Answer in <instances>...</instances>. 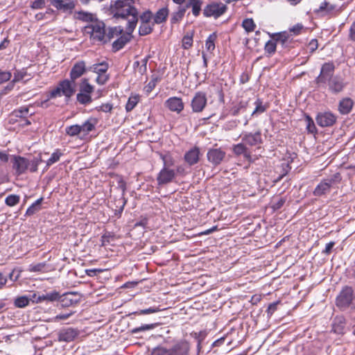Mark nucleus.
I'll return each mask as SVG.
<instances>
[{"label":"nucleus","instance_id":"nucleus-1","mask_svg":"<svg viewBox=\"0 0 355 355\" xmlns=\"http://www.w3.org/2000/svg\"><path fill=\"white\" fill-rule=\"evenodd\" d=\"M134 0L111 1L110 12L113 18L127 21L126 27L135 30L139 20V12L135 7Z\"/></svg>","mask_w":355,"mask_h":355},{"label":"nucleus","instance_id":"nucleus-2","mask_svg":"<svg viewBox=\"0 0 355 355\" xmlns=\"http://www.w3.org/2000/svg\"><path fill=\"white\" fill-rule=\"evenodd\" d=\"M12 167L17 175L24 174L27 171L31 173L37 171L38 166L42 162L41 154L28 159L20 155H11Z\"/></svg>","mask_w":355,"mask_h":355},{"label":"nucleus","instance_id":"nucleus-3","mask_svg":"<svg viewBox=\"0 0 355 355\" xmlns=\"http://www.w3.org/2000/svg\"><path fill=\"white\" fill-rule=\"evenodd\" d=\"M75 85V82H72L71 80L65 79L60 81L58 86L50 92L49 98L41 102L40 106L44 107L49 98H54L57 96H64L67 98H70L76 92Z\"/></svg>","mask_w":355,"mask_h":355},{"label":"nucleus","instance_id":"nucleus-4","mask_svg":"<svg viewBox=\"0 0 355 355\" xmlns=\"http://www.w3.org/2000/svg\"><path fill=\"white\" fill-rule=\"evenodd\" d=\"M189 351V343L186 341H179L168 348L164 346L155 347L150 355H187Z\"/></svg>","mask_w":355,"mask_h":355},{"label":"nucleus","instance_id":"nucleus-5","mask_svg":"<svg viewBox=\"0 0 355 355\" xmlns=\"http://www.w3.org/2000/svg\"><path fill=\"white\" fill-rule=\"evenodd\" d=\"M341 179L340 174L339 173H336L330 177L322 180L313 190V194L315 196L321 197L331 192V187L334 185L340 183Z\"/></svg>","mask_w":355,"mask_h":355},{"label":"nucleus","instance_id":"nucleus-6","mask_svg":"<svg viewBox=\"0 0 355 355\" xmlns=\"http://www.w3.org/2000/svg\"><path fill=\"white\" fill-rule=\"evenodd\" d=\"M161 158L164 162V166L157 176V184L159 186L172 182L176 175L175 171L169 168L170 166L173 164L172 158L170 157L169 160H166V156L162 155Z\"/></svg>","mask_w":355,"mask_h":355},{"label":"nucleus","instance_id":"nucleus-7","mask_svg":"<svg viewBox=\"0 0 355 355\" xmlns=\"http://www.w3.org/2000/svg\"><path fill=\"white\" fill-rule=\"evenodd\" d=\"M354 299V292L352 286H345L336 298V305L342 311L349 308Z\"/></svg>","mask_w":355,"mask_h":355},{"label":"nucleus","instance_id":"nucleus-8","mask_svg":"<svg viewBox=\"0 0 355 355\" xmlns=\"http://www.w3.org/2000/svg\"><path fill=\"white\" fill-rule=\"evenodd\" d=\"M87 33L90 34V37L95 42L103 44L107 43L105 24L102 21L95 20L94 22L85 27Z\"/></svg>","mask_w":355,"mask_h":355},{"label":"nucleus","instance_id":"nucleus-9","mask_svg":"<svg viewBox=\"0 0 355 355\" xmlns=\"http://www.w3.org/2000/svg\"><path fill=\"white\" fill-rule=\"evenodd\" d=\"M227 10L225 4L221 2H211L207 4L203 9V15L206 17H213L217 19L222 16Z\"/></svg>","mask_w":355,"mask_h":355},{"label":"nucleus","instance_id":"nucleus-10","mask_svg":"<svg viewBox=\"0 0 355 355\" xmlns=\"http://www.w3.org/2000/svg\"><path fill=\"white\" fill-rule=\"evenodd\" d=\"M335 68L332 62L324 63L322 65L319 76L315 78V83L317 84H326L329 79L334 76Z\"/></svg>","mask_w":355,"mask_h":355},{"label":"nucleus","instance_id":"nucleus-11","mask_svg":"<svg viewBox=\"0 0 355 355\" xmlns=\"http://www.w3.org/2000/svg\"><path fill=\"white\" fill-rule=\"evenodd\" d=\"M241 141L246 145V146H257L263 143L261 130H258L254 133L249 132H243L241 135Z\"/></svg>","mask_w":355,"mask_h":355},{"label":"nucleus","instance_id":"nucleus-12","mask_svg":"<svg viewBox=\"0 0 355 355\" xmlns=\"http://www.w3.org/2000/svg\"><path fill=\"white\" fill-rule=\"evenodd\" d=\"M207 98L205 92H198L195 94L191 102V106L193 112H201L207 105Z\"/></svg>","mask_w":355,"mask_h":355},{"label":"nucleus","instance_id":"nucleus-13","mask_svg":"<svg viewBox=\"0 0 355 355\" xmlns=\"http://www.w3.org/2000/svg\"><path fill=\"white\" fill-rule=\"evenodd\" d=\"M134 31L135 30H129V27H125V33H123L122 35L112 43V51L114 53L122 49L131 40L132 34Z\"/></svg>","mask_w":355,"mask_h":355},{"label":"nucleus","instance_id":"nucleus-14","mask_svg":"<svg viewBox=\"0 0 355 355\" xmlns=\"http://www.w3.org/2000/svg\"><path fill=\"white\" fill-rule=\"evenodd\" d=\"M225 155V152L221 148H211L207 151V157L209 162L216 166L221 164Z\"/></svg>","mask_w":355,"mask_h":355},{"label":"nucleus","instance_id":"nucleus-15","mask_svg":"<svg viewBox=\"0 0 355 355\" xmlns=\"http://www.w3.org/2000/svg\"><path fill=\"white\" fill-rule=\"evenodd\" d=\"M337 117L330 112H320L316 116V122L320 127L332 126L336 122Z\"/></svg>","mask_w":355,"mask_h":355},{"label":"nucleus","instance_id":"nucleus-16","mask_svg":"<svg viewBox=\"0 0 355 355\" xmlns=\"http://www.w3.org/2000/svg\"><path fill=\"white\" fill-rule=\"evenodd\" d=\"M329 91L333 94L341 92L346 86L344 79L339 76H334L327 80Z\"/></svg>","mask_w":355,"mask_h":355},{"label":"nucleus","instance_id":"nucleus-17","mask_svg":"<svg viewBox=\"0 0 355 355\" xmlns=\"http://www.w3.org/2000/svg\"><path fill=\"white\" fill-rule=\"evenodd\" d=\"M57 10L71 12L76 7L73 0H49Z\"/></svg>","mask_w":355,"mask_h":355},{"label":"nucleus","instance_id":"nucleus-18","mask_svg":"<svg viewBox=\"0 0 355 355\" xmlns=\"http://www.w3.org/2000/svg\"><path fill=\"white\" fill-rule=\"evenodd\" d=\"M80 301L78 293L76 292L66 293L60 295L58 302L62 307H69L73 304H77Z\"/></svg>","mask_w":355,"mask_h":355},{"label":"nucleus","instance_id":"nucleus-19","mask_svg":"<svg viewBox=\"0 0 355 355\" xmlns=\"http://www.w3.org/2000/svg\"><path fill=\"white\" fill-rule=\"evenodd\" d=\"M87 70L85 62L83 60L76 62L70 71V78L72 82L81 77Z\"/></svg>","mask_w":355,"mask_h":355},{"label":"nucleus","instance_id":"nucleus-20","mask_svg":"<svg viewBox=\"0 0 355 355\" xmlns=\"http://www.w3.org/2000/svg\"><path fill=\"white\" fill-rule=\"evenodd\" d=\"M79 334V331L76 329L69 327L61 329L58 333V340L62 342H71Z\"/></svg>","mask_w":355,"mask_h":355},{"label":"nucleus","instance_id":"nucleus-21","mask_svg":"<svg viewBox=\"0 0 355 355\" xmlns=\"http://www.w3.org/2000/svg\"><path fill=\"white\" fill-rule=\"evenodd\" d=\"M232 152L236 156L242 155L246 160L250 162L252 160L251 152L243 141L233 145Z\"/></svg>","mask_w":355,"mask_h":355},{"label":"nucleus","instance_id":"nucleus-22","mask_svg":"<svg viewBox=\"0 0 355 355\" xmlns=\"http://www.w3.org/2000/svg\"><path fill=\"white\" fill-rule=\"evenodd\" d=\"M165 105L171 111L175 112L177 113L181 112L184 110V106L182 98L179 97L169 98L166 101Z\"/></svg>","mask_w":355,"mask_h":355},{"label":"nucleus","instance_id":"nucleus-23","mask_svg":"<svg viewBox=\"0 0 355 355\" xmlns=\"http://www.w3.org/2000/svg\"><path fill=\"white\" fill-rule=\"evenodd\" d=\"M200 158V149L198 147H193L188 150L184 156V161L189 165L193 166L197 164Z\"/></svg>","mask_w":355,"mask_h":355},{"label":"nucleus","instance_id":"nucleus-24","mask_svg":"<svg viewBox=\"0 0 355 355\" xmlns=\"http://www.w3.org/2000/svg\"><path fill=\"white\" fill-rule=\"evenodd\" d=\"M346 320L343 315H337L332 322V331L337 334H344Z\"/></svg>","mask_w":355,"mask_h":355},{"label":"nucleus","instance_id":"nucleus-25","mask_svg":"<svg viewBox=\"0 0 355 355\" xmlns=\"http://www.w3.org/2000/svg\"><path fill=\"white\" fill-rule=\"evenodd\" d=\"M248 106V102L241 101L236 104H234L230 110V114L232 116H236L239 114H243L246 112Z\"/></svg>","mask_w":355,"mask_h":355},{"label":"nucleus","instance_id":"nucleus-26","mask_svg":"<svg viewBox=\"0 0 355 355\" xmlns=\"http://www.w3.org/2000/svg\"><path fill=\"white\" fill-rule=\"evenodd\" d=\"M169 14L168 8L164 7L159 9L153 16V24H159L165 22Z\"/></svg>","mask_w":355,"mask_h":355},{"label":"nucleus","instance_id":"nucleus-27","mask_svg":"<svg viewBox=\"0 0 355 355\" xmlns=\"http://www.w3.org/2000/svg\"><path fill=\"white\" fill-rule=\"evenodd\" d=\"M353 105L354 102L350 98H345L340 101L338 110L342 114H347L351 112Z\"/></svg>","mask_w":355,"mask_h":355},{"label":"nucleus","instance_id":"nucleus-28","mask_svg":"<svg viewBox=\"0 0 355 355\" xmlns=\"http://www.w3.org/2000/svg\"><path fill=\"white\" fill-rule=\"evenodd\" d=\"M109 68V64L107 62L103 61L99 63H96L87 67L89 71L98 74L105 73Z\"/></svg>","mask_w":355,"mask_h":355},{"label":"nucleus","instance_id":"nucleus-29","mask_svg":"<svg viewBox=\"0 0 355 355\" xmlns=\"http://www.w3.org/2000/svg\"><path fill=\"white\" fill-rule=\"evenodd\" d=\"M202 4V1L201 0H189L184 8H186V10L191 8L192 14L195 17H198L200 13Z\"/></svg>","mask_w":355,"mask_h":355},{"label":"nucleus","instance_id":"nucleus-30","mask_svg":"<svg viewBox=\"0 0 355 355\" xmlns=\"http://www.w3.org/2000/svg\"><path fill=\"white\" fill-rule=\"evenodd\" d=\"M60 298V294L59 292L56 291H53L50 293H47L46 294H43L42 295H39L37 298V302H58V300Z\"/></svg>","mask_w":355,"mask_h":355},{"label":"nucleus","instance_id":"nucleus-31","mask_svg":"<svg viewBox=\"0 0 355 355\" xmlns=\"http://www.w3.org/2000/svg\"><path fill=\"white\" fill-rule=\"evenodd\" d=\"M272 38L276 42L277 44H280L284 48L288 46L289 36L286 32L275 33L272 35Z\"/></svg>","mask_w":355,"mask_h":355},{"label":"nucleus","instance_id":"nucleus-32","mask_svg":"<svg viewBox=\"0 0 355 355\" xmlns=\"http://www.w3.org/2000/svg\"><path fill=\"white\" fill-rule=\"evenodd\" d=\"M255 108L251 114V117L259 116L263 112H265L268 108V105L266 104H263V101L260 98H257L254 101Z\"/></svg>","mask_w":355,"mask_h":355},{"label":"nucleus","instance_id":"nucleus-33","mask_svg":"<svg viewBox=\"0 0 355 355\" xmlns=\"http://www.w3.org/2000/svg\"><path fill=\"white\" fill-rule=\"evenodd\" d=\"M123 31V28L121 26L109 27L107 29V33H106L107 43L110 42L114 36H121Z\"/></svg>","mask_w":355,"mask_h":355},{"label":"nucleus","instance_id":"nucleus-34","mask_svg":"<svg viewBox=\"0 0 355 355\" xmlns=\"http://www.w3.org/2000/svg\"><path fill=\"white\" fill-rule=\"evenodd\" d=\"M159 325V323L155 322V323H150V324H141L139 327L132 328L130 330L131 334H137L141 332L146 331H150L154 329L155 327H157Z\"/></svg>","mask_w":355,"mask_h":355},{"label":"nucleus","instance_id":"nucleus-35","mask_svg":"<svg viewBox=\"0 0 355 355\" xmlns=\"http://www.w3.org/2000/svg\"><path fill=\"white\" fill-rule=\"evenodd\" d=\"M97 123L96 119L90 118L80 125L81 132L88 133L92 131L95 128V125Z\"/></svg>","mask_w":355,"mask_h":355},{"label":"nucleus","instance_id":"nucleus-36","mask_svg":"<svg viewBox=\"0 0 355 355\" xmlns=\"http://www.w3.org/2000/svg\"><path fill=\"white\" fill-rule=\"evenodd\" d=\"M94 86L89 84L87 78H83L81 80L79 85V92L91 94L94 92Z\"/></svg>","mask_w":355,"mask_h":355},{"label":"nucleus","instance_id":"nucleus-37","mask_svg":"<svg viewBox=\"0 0 355 355\" xmlns=\"http://www.w3.org/2000/svg\"><path fill=\"white\" fill-rule=\"evenodd\" d=\"M62 155L60 149H56L52 154L50 158L46 161V164L44 170H47L49 166L56 163L60 160V157Z\"/></svg>","mask_w":355,"mask_h":355},{"label":"nucleus","instance_id":"nucleus-38","mask_svg":"<svg viewBox=\"0 0 355 355\" xmlns=\"http://www.w3.org/2000/svg\"><path fill=\"white\" fill-rule=\"evenodd\" d=\"M185 12L186 8H184V6H180L178 10L172 14L171 23L174 24L182 20L185 14Z\"/></svg>","mask_w":355,"mask_h":355},{"label":"nucleus","instance_id":"nucleus-39","mask_svg":"<svg viewBox=\"0 0 355 355\" xmlns=\"http://www.w3.org/2000/svg\"><path fill=\"white\" fill-rule=\"evenodd\" d=\"M154 25L155 24H153V22L152 23V24H150V23H141L139 28V35L145 36L150 34L153 31Z\"/></svg>","mask_w":355,"mask_h":355},{"label":"nucleus","instance_id":"nucleus-40","mask_svg":"<svg viewBox=\"0 0 355 355\" xmlns=\"http://www.w3.org/2000/svg\"><path fill=\"white\" fill-rule=\"evenodd\" d=\"M77 101L81 105H88L92 102V98L90 94H86L79 92L76 96Z\"/></svg>","mask_w":355,"mask_h":355},{"label":"nucleus","instance_id":"nucleus-41","mask_svg":"<svg viewBox=\"0 0 355 355\" xmlns=\"http://www.w3.org/2000/svg\"><path fill=\"white\" fill-rule=\"evenodd\" d=\"M43 201V198L37 199L34 203H33L26 210V215L31 216L39 211L41 209V203Z\"/></svg>","mask_w":355,"mask_h":355},{"label":"nucleus","instance_id":"nucleus-42","mask_svg":"<svg viewBox=\"0 0 355 355\" xmlns=\"http://www.w3.org/2000/svg\"><path fill=\"white\" fill-rule=\"evenodd\" d=\"M30 300L27 295L19 296L15 299L14 305L17 308H24L29 305Z\"/></svg>","mask_w":355,"mask_h":355},{"label":"nucleus","instance_id":"nucleus-43","mask_svg":"<svg viewBox=\"0 0 355 355\" xmlns=\"http://www.w3.org/2000/svg\"><path fill=\"white\" fill-rule=\"evenodd\" d=\"M159 311V309L158 307H150L148 309H139L136 311H134L129 314V316L132 315H146V314H151L154 313H157Z\"/></svg>","mask_w":355,"mask_h":355},{"label":"nucleus","instance_id":"nucleus-44","mask_svg":"<svg viewBox=\"0 0 355 355\" xmlns=\"http://www.w3.org/2000/svg\"><path fill=\"white\" fill-rule=\"evenodd\" d=\"M217 37V35L215 33H213L212 34L209 35V36L207 37L205 43V47L207 49V51L212 52L215 49V40Z\"/></svg>","mask_w":355,"mask_h":355},{"label":"nucleus","instance_id":"nucleus-45","mask_svg":"<svg viewBox=\"0 0 355 355\" xmlns=\"http://www.w3.org/2000/svg\"><path fill=\"white\" fill-rule=\"evenodd\" d=\"M77 19L83 21L94 22V15L92 13L80 11L77 12Z\"/></svg>","mask_w":355,"mask_h":355},{"label":"nucleus","instance_id":"nucleus-46","mask_svg":"<svg viewBox=\"0 0 355 355\" xmlns=\"http://www.w3.org/2000/svg\"><path fill=\"white\" fill-rule=\"evenodd\" d=\"M277 48V43L276 42L272 39V40H268L264 46V50L266 53L268 54V55H271L274 54L276 51Z\"/></svg>","mask_w":355,"mask_h":355},{"label":"nucleus","instance_id":"nucleus-47","mask_svg":"<svg viewBox=\"0 0 355 355\" xmlns=\"http://www.w3.org/2000/svg\"><path fill=\"white\" fill-rule=\"evenodd\" d=\"M193 33H187V35H185L182 40V47L184 49H189L191 46L193 45Z\"/></svg>","mask_w":355,"mask_h":355},{"label":"nucleus","instance_id":"nucleus-48","mask_svg":"<svg viewBox=\"0 0 355 355\" xmlns=\"http://www.w3.org/2000/svg\"><path fill=\"white\" fill-rule=\"evenodd\" d=\"M242 26L246 32H252L255 28V24L252 18L245 19L242 22Z\"/></svg>","mask_w":355,"mask_h":355},{"label":"nucleus","instance_id":"nucleus-49","mask_svg":"<svg viewBox=\"0 0 355 355\" xmlns=\"http://www.w3.org/2000/svg\"><path fill=\"white\" fill-rule=\"evenodd\" d=\"M20 197L16 194H11L6 198L5 203L9 207H13L19 202Z\"/></svg>","mask_w":355,"mask_h":355},{"label":"nucleus","instance_id":"nucleus-50","mask_svg":"<svg viewBox=\"0 0 355 355\" xmlns=\"http://www.w3.org/2000/svg\"><path fill=\"white\" fill-rule=\"evenodd\" d=\"M67 135L74 137L78 135L80 132H81V129L79 125H73L69 127H67L66 129Z\"/></svg>","mask_w":355,"mask_h":355},{"label":"nucleus","instance_id":"nucleus-51","mask_svg":"<svg viewBox=\"0 0 355 355\" xmlns=\"http://www.w3.org/2000/svg\"><path fill=\"white\" fill-rule=\"evenodd\" d=\"M137 96H131L128 98V101L125 105V110L127 112L132 111L138 103Z\"/></svg>","mask_w":355,"mask_h":355},{"label":"nucleus","instance_id":"nucleus-52","mask_svg":"<svg viewBox=\"0 0 355 355\" xmlns=\"http://www.w3.org/2000/svg\"><path fill=\"white\" fill-rule=\"evenodd\" d=\"M28 76L27 71L24 69L21 70H17L14 73V78L12 80L13 83L19 82L24 78H25Z\"/></svg>","mask_w":355,"mask_h":355},{"label":"nucleus","instance_id":"nucleus-53","mask_svg":"<svg viewBox=\"0 0 355 355\" xmlns=\"http://www.w3.org/2000/svg\"><path fill=\"white\" fill-rule=\"evenodd\" d=\"M28 113H29V109L27 107H21L19 109L15 110L13 111V114L16 117H19V118H26V116L28 114Z\"/></svg>","mask_w":355,"mask_h":355},{"label":"nucleus","instance_id":"nucleus-54","mask_svg":"<svg viewBox=\"0 0 355 355\" xmlns=\"http://www.w3.org/2000/svg\"><path fill=\"white\" fill-rule=\"evenodd\" d=\"M116 208H119V209L115 210V215H121V213L123 211L124 207L127 202V200L124 197H121L116 201Z\"/></svg>","mask_w":355,"mask_h":355},{"label":"nucleus","instance_id":"nucleus-55","mask_svg":"<svg viewBox=\"0 0 355 355\" xmlns=\"http://www.w3.org/2000/svg\"><path fill=\"white\" fill-rule=\"evenodd\" d=\"M153 17V12L148 10L144 12L140 16H139V19H140L141 23H150V20Z\"/></svg>","mask_w":355,"mask_h":355},{"label":"nucleus","instance_id":"nucleus-56","mask_svg":"<svg viewBox=\"0 0 355 355\" xmlns=\"http://www.w3.org/2000/svg\"><path fill=\"white\" fill-rule=\"evenodd\" d=\"M95 109L98 112H103L105 113L111 112L113 109V104L110 103H104L100 106L96 107Z\"/></svg>","mask_w":355,"mask_h":355},{"label":"nucleus","instance_id":"nucleus-57","mask_svg":"<svg viewBox=\"0 0 355 355\" xmlns=\"http://www.w3.org/2000/svg\"><path fill=\"white\" fill-rule=\"evenodd\" d=\"M306 121L307 122V124H306L307 131L310 133L316 132V131H317L316 127L315 125V123H314L313 119L309 116H306Z\"/></svg>","mask_w":355,"mask_h":355},{"label":"nucleus","instance_id":"nucleus-58","mask_svg":"<svg viewBox=\"0 0 355 355\" xmlns=\"http://www.w3.org/2000/svg\"><path fill=\"white\" fill-rule=\"evenodd\" d=\"M46 266V263H38L37 264H31L29 266L28 270L30 272H42Z\"/></svg>","mask_w":355,"mask_h":355},{"label":"nucleus","instance_id":"nucleus-59","mask_svg":"<svg viewBox=\"0 0 355 355\" xmlns=\"http://www.w3.org/2000/svg\"><path fill=\"white\" fill-rule=\"evenodd\" d=\"M12 77V73L9 71H3L0 69V85L8 81Z\"/></svg>","mask_w":355,"mask_h":355},{"label":"nucleus","instance_id":"nucleus-60","mask_svg":"<svg viewBox=\"0 0 355 355\" xmlns=\"http://www.w3.org/2000/svg\"><path fill=\"white\" fill-rule=\"evenodd\" d=\"M45 0H35L31 2L30 7L33 10L42 9L45 7Z\"/></svg>","mask_w":355,"mask_h":355},{"label":"nucleus","instance_id":"nucleus-61","mask_svg":"<svg viewBox=\"0 0 355 355\" xmlns=\"http://www.w3.org/2000/svg\"><path fill=\"white\" fill-rule=\"evenodd\" d=\"M286 202V200L283 198H278L277 201H273L272 205L271 207L273 209V210H278L281 209L284 203Z\"/></svg>","mask_w":355,"mask_h":355},{"label":"nucleus","instance_id":"nucleus-62","mask_svg":"<svg viewBox=\"0 0 355 355\" xmlns=\"http://www.w3.org/2000/svg\"><path fill=\"white\" fill-rule=\"evenodd\" d=\"M239 123L240 121L237 119L229 121L225 123V129L227 130H234L239 125Z\"/></svg>","mask_w":355,"mask_h":355},{"label":"nucleus","instance_id":"nucleus-63","mask_svg":"<svg viewBox=\"0 0 355 355\" xmlns=\"http://www.w3.org/2000/svg\"><path fill=\"white\" fill-rule=\"evenodd\" d=\"M110 78V76L109 75L107 74H105V73H102V74H98L97 78H96V83L98 84V85H104L107 83V81L109 80Z\"/></svg>","mask_w":355,"mask_h":355},{"label":"nucleus","instance_id":"nucleus-64","mask_svg":"<svg viewBox=\"0 0 355 355\" xmlns=\"http://www.w3.org/2000/svg\"><path fill=\"white\" fill-rule=\"evenodd\" d=\"M348 39L350 41L355 42V20L350 26L348 34Z\"/></svg>","mask_w":355,"mask_h":355}]
</instances>
